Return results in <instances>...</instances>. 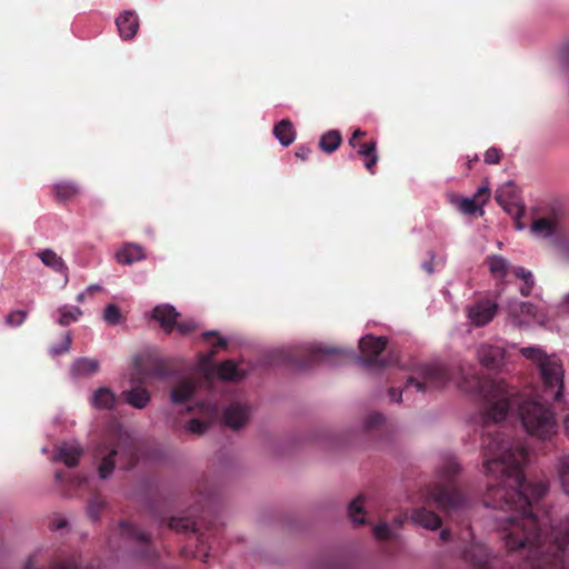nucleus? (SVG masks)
<instances>
[{"instance_id": "nucleus-1", "label": "nucleus", "mask_w": 569, "mask_h": 569, "mask_svg": "<svg viewBox=\"0 0 569 569\" xmlns=\"http://www.w3.org/2000/svg\"><path fill=\"white\" fill-rule=\"evenodd\" d=\"M408 372L403 388L391 387L388 390L389 400L393 403H401L403 396L410 399V390L415 388L418 393L427 395L445 388L451 380L449 368L438 361L418 362L409 361L396 365Z\"/></svg>"}, {"instance_id": "nucleus-2", "label": "nucleus", "mask_w": 569, "mask_h": 569, "mask_svg": "<svg viewBox=\"0 0 569 569\" xmlns=\"http://www.w3.org/2000/svg\"><path fill=\"white\" fill-rule=\"evenodd\" d=\"M460 472V465L453 456H446L439 466L435 480L425 490V498L438 509L452 515L469 506V498L455 481Z\"/></svg>"}, {"instance_id": "nucleus-3", "label": "nucleus", "mask_w": 569, "mask_h": 569, "mask_svg": "<svg viewBox=\"0 0 569 569\" xmlns=\"http://www.w3.org/2000/svg\"><path fill=\"white\" fill-rule=\"evenodd\" d=\"M387 348V339L385 337H373L366 335L359 340V349L361 356L358 357V363L367 369L378 368L385 369L402 361L398 356L390 353L388 357H380L381 352Z\"/></svg>"}, {"instance_id": "nucleus-4", "label": "nucleus", "mask_w": 569, "mask_h": 569, "mask_svg": "<svg viewBox=\"0 0 569 569\" xmlns=\"http://www.w3.org/2000/svg\"><path fill=\"white\" fill-rule=\"evenodd\" d=\"M563 212L560 208H551L550 211L535 218L530 226L531 234L547 241L551 247L560 248L563 244L562 226Z\"/></svg>"}, {"instance_id": "nucleus-5", "label": "nucleus", "mask_w": 569, "mask_h": 569, "mask_svg": "<svg viewBox=\"0 0 569 569\" xmlns=\"http://www.w3.org/2000/svg\"><path fill=\"white\" fill-rule=\"evenodd\" d=\"M499 302V296L496 293H490L483 297L482 299L468 306V319L476 327L486 326L497 315Z\"/></svg>"}, {"instance_id": "nucleus-6", "label": "nucleus", "mask_w": 569, "mask_h": 569, "mask_svg": "<svg viewBox=\"0 0 569 569\" xmlns=\"http://www.w3.org/2000/svg\"><path fill=\"white\" fill-rule=\"evenodd\" d=\"M509 319L517 327L528 326L530 322L545 325L543 316L538 313L537 307L530 302H522L516 298L506 303Z\"/></svg>"}, {"instance_id": "nucleus-7", "label": "nucleus", "mask_w": 569, "mask_h": 569, "mask_svg": "<svg viewBox=\"0 0 569 569\" xmlns=\"http://www.w3.org/2000/svg\"><path fill=\"white\" fill-rule=\"evenodd\" d=\"M123 532L139 543L140 549L137 557L149 563H154L158 555L154 547L150 542L149 536L140 528L123 523Z\"/></svg>"}, {"instance_id": "nucleus-8", "label": "nucleus", "mask_w": 569, "mask_h": 569, "mask_svg": "<svg viewBox=\"0 0 569 569\" xmlns=\"http://www.w3.org/2000/svg\"><path fill=\"white\" fill-rule=\"evenodd\" d=\"M463 558L475 569H495L496 566V559L490 557L488 548L478 542L465 550Z\"/></svg>"}, {"instance_id": "nucleus-9", "label": "nucleus", "mask_w": 569, "mask_h": 569, "mask_svg": "<svg viewBox=\"0 0 569 569\" xmlns=\"http://www.w3.org/2000/svg\"><path fill=\"white\" fill-rule=\"evenodd\" d=\"M506 350L500 345L482 343L477 350L480 363L490 370H497L503 365Z\"/></svg>"}, {"instance_id": "nucleus-10", "label": "nucleus", "mask_w": 569, "mask_h": 569, "mask_svg": "<svg viewBox=\"0 0 569 569\" xmlns=\"http://www.w3.org/2000/svg\"><path fill=\"white\" fill-rule=\"evenodd\" d=\"M179 312L168 303L156 306L151 312V319L156 321L166 333L172 332Z\"/></svg>"}, {"instance_id": "nucleus-11", "label": "nucleus", "mask_w": 569, "mask_h": 569, "mask_svg": "<svg viewBox=\"0 0 569 569\" xmlns=\"http://www.w3.org/2000/svg\"><path fill=\"white\" fill-rule=\"evenodd\" d=\"M250 413L251 410L247 405L233 402L226 408L223 412V420L230 428L239 429L247 423Z\"/></svg>"}, {"instance_id": "nucleus-12", "label": "nucleus", "mask_w": 569, "mask_h": 569, "mask_svg": "<svg viewBox=\"0 0 569 569\" xmlns=\"http://www.w3.org/2000/svg\"><path fill=\"white\" fill-rule=\"evenodd\" d=\"M36 256L41 262L51 269L53 272L59 273L64 279V284L69 281V268L64 260L52 249H43L36 252Z\"/></svg>"}, {"instance_id": "nucleus-13", "label": "nucleus", "mask_w": 569, "mask_h": 569, "mask_svg": "<svg viewBox=\"0 0 569 569\" xmlns=\"http://www.w3.org/2000/svg\"><path fill=\"white\" fill-rule=\"evenodd\" d=\"M116 24L122 40H131L139 29V19L134 11L126 10L116 19Z\"/></svg>"}, {"instance_id": "nucleus-14", "label": "nucleus", "mask_w": 569, "mask_h": 569, "mask_svg": "<svg viewBox=\"0 0 569 569\" xmlns=\"http://www.w3.org/2000/svg\"><path fill=\"white\" fill-rule=\"evenodd\" d=\"M197 392V383L190 377L181 378L171 389L170 400L180 405L189 401Z\"/></svg>"}, {"instance_id": "nucleus-15", "label": "nucleus", "mask_w": 569, "mask_h": 569, "mask_svg": "<svg viewBox=\"0 0 569 569\" xmlns=\"http://www.w3.org/2000/svg\"><path fill=\"white\" fill-rule=\"evenodd\" d=\"M82 452L79 443L63 442L57 448L53 459L62 461L69 468H73L78 465Z\"/></svg>"}, {"instance_id": "nucleus-16", "label": "nucleus", "mask_w": 569, "mask_h": 569, "mask_svg": "<svg viewBox=\"0 0 569 569\" xmlns=\"http://www.w3.org/2000/svg\"><path fill=\"white\" fill-rule=\"evenodd\" d=\"M410 518L415 525L428 530H437L441 526V518L426 507L415 508Z\"/></svg>"}, {"instance_id": "nucleus-17", "label": "nucleus", "mask_w": 569, "mask_h": 569, "mask_svg": "<svg viewBox=\"0 0 569 569\" xmlns=\"http://www.w3.org/2000/svg\"><path fill=\"white\" fill-rule=\"evenodd\" d=\"M450 203L459 209L463 214L472 216L478 213L479 216L483 214L482 204L486 200L477 201L473 197H461L458 194L449 196Z\"/></svg>"}, {"instance_id": "nucleus-18", "label": "nucleus", "mask_w": 569, "mask_h": 569, "mask_svg": "<svg viewBox=\"0 0 569 569\" xmlns=\"http://www.w3.org/2000/svg\"><path fill=\"white\" fill-rule=\"evenodd\" d=\"M91 492L87 502L88 518L93 521H100L106 510V498L100 490L90 488Z\"/></svg>"}, {"instance_id": "nucleus-19", "label": "nucleus", "mask_w": 569, "mask_h": 569, "mask_svg": "<svg viewBox=\"0 0 569 569\" xmlns=\"http://www.w3.org/2000/svg\"><path fill=\"white\" fill-rule=\"evenodd\" d=\"M113 432H114V426H113V422L111 421V419L109 418V441L111 440ZM119 437H120V443H118L116 447H111L109 445V462H108L109 473L113 469L112 458L114 456L119 455L122 450H126L127 447L130 450V455H133L132 448H131L133 441H132L130 435L127 431L119 430Z\"/></svg>"}, {"instance_id": "nucleus-20", "label": "nucleus", "mask_w": 569, "mask_h": 569, "mask_svg": "<svg viewBox=\"0 0 569 569\" xmlns=\"http://www.w3.org/2000/svg\"><path fill=\"white\" fill-rule=\"evenodd\" d=\"M121 397L126 403L139 410L144 409L151 400L150 392L141 387H133L126 390L121 393Z\"/></svg>"}, {"instance_id": "nucleus-21", "label": "nucleus", "mask_w": 569, "mask_h": 569, "mask_svg": "<svg viewBox=\"0 0 569 569\" xmlns=\"http://www.w3.org/2000/svg\"><path fill=\"white\" fill-rule=\"evenodd\" d=\"M99 361L90 358H79L73 361L70 372L73 378H88L98 372Z\"/></svg>"}, {"instance_id": "nucleus-22", "label": "nucleus", "mask_w": 569, "mask_h": 569, "mask_svg": "<svg viewBox=\"0 0 569 569\" xmlns=\"http://www.w3.org/2000/svg\"><path fill=\"white\" fill-rule=\"evenodd\" d=\"M217 375L221 380L237 382L246 377V371L233 360H226L217 366Z\"/></svg>"}, {"instance_id": "nucleus-23", "label": "nucleus", "mask_w": 569, "mask_h": 569, "mask_svg": "<svg viewBox=\"0 0 569 569\" xmlns=\"http://www.w3.org/2000/svg\"><path fill=\"white\" fill-rule=\"evenodd\" d=\"M273 136L283 147L290 146L296 140V130L292 122L282 119L273 127Z\"/></svg>"}, {"instance_id": "nucleus-24", "label": "nucleus", "mask_w": 569, "mask_h": 569, "mask_svg": "<svg viewBox=\"0 0 569 569\" xmlns=\"http://www.w3.org/2000/svg\"><path fill=\"white\" fill-rule=\"evenodd\" d=\"M116 259L119 263L131 264L144 259V251L138 244L127 243L116 252Z\"/></svg>"}, {"instance_id": "nucleus-25", "label": "nucleus", "mask_w": 569, "mask_h": 569, "mask_svg": "<svg viewBox=\"0 0 569 569\" xmlns=\"http://www.w3.org/2000/svg\"><path fill=\"white\" fill-rule=\"evenodd\" d=\"M342 142V136L339 130L331 129L326 131L319 139V148L325 153L335 152Z\"/></svg>"}, {"instance_id": "nucleus-26", "label": "nucleus", "mask_w": 569, "mask_h": 569, "mask_svg": "<svg viewBox=\"0 0 569 569\" xmlns=\"http://www.w3.org/2000/svg\"><path fill=\"white\" fill-rule=\"evenodd\" d=\"M80 189L74 182L61 181L53 186L54 198L59 202H66L73 199Z\"/></svg>"}, {"instance_id": "nucleus-27", "label": "nucleus", "mask_w": 569, "mask_h": 569, "mask_svg": "<svg viewBox=\"0 0 569 569\" xmlns=\"http://www.w3.org/2000/svg\"><path fill=\"white\" fill-rule=\"evenodd\" d=\"M303 352L310 358V362H317L320 361L322 357L341 352V350L333 347H322L319 343L310 342L303 346Z\"/></svg>"}, {"instance_id": "nucleus-28", "label": "nucleus", "mask_w": 569, "mask_h": 569, "mask_svg": "<svg viewBox=\"0 0 569 569\" xmlns=\"http://www.w3.org/2000/svg\"><path fill=\"white\" fill-rule=\"evenodd\" d=\"M489 271L496 278H503L510 272L509 262L501 256H491L486 260Z\"/></svg>"}, {"instance_id": "nucleus-29", "label": "nucleus", "mask_w": 569, "mask_h": 569, "mask_svg": "<svg viewBox=\"0 0 569 569\" xmlns=\"http://www.w3.org/2000/svg\"><path fill=\"white\" fill-rule=\"evenodd\" d=\"M511 272L516 278L522 280V284L520 287V292L523 297H528L531 295L535 287L533 274L530 270L525 269L523 267H513Z\"/></svg>"}, {"instance_id": "nucleus-30", "label": "nucleus", "mask_w": 569, "mask_h": 569, "mask_svg": "<svg viewBox=\"0 0 569 569\" xmlns=\"http://www.w3.org/2000/svg\"><path fill=\"white\" fill-rule=\"evenodd\" d=\"M168 526L177 532H198L197 522L191 517H172Z\"/></svg>"}, {"instance_id": "nucleus-31", "label": "nucleus", "mask_w": 569, "mask_h": 569, "mask_svg": "<svg viewBox=\"0 0 569 569\" xmlns=\"http://www.w3.org/2000/svg\"><path fill=\"white\" fill-rule=\"evenodd\" d=\"M23 569H82V568H80L79 565L77 563V561L73 559L67 560L63 562L53 563L49 568H43V567L40 568V567L36 566L34 558L29 557L28 560L24 562ZM83 569H99V568H93L90 566V567H86Z\"/></svg>"}, {"instance_id": "nucleus-32", "label": "nucleus", "mask_w": 569, "mask_h": 569, "mask_svg": "<svg viewBox=\"0 0 569 569\" xmlns=\"http://www.w3.org/2000/svg\"><path fill=\"white\" fill-rule=\"evenodd\" d=\"M363 507H365V499L362 496L357 497L355 500H352L349 503L348 513L353 523H356V525L365 523Z\"/></svg>"}, {"instance_id": "nucleus-33", "label": "nucleus", "mask_w": 569, "mask_h": 569, "mask_svg": "<svg viewBox=\"0 0 569 569\" xmlns=\"http://www.w3.org/2000/svg\"><path fill=\"white\" fill-rule=\"evenodd\" d=\"M386 422V417L380 412H370L368 413L363 421H362V428L365 431H375L379 430L383 427Z\"/></svg>"}, {"instance_id": "nucleus-34", "label": "nucleus", "mask_w": 569, "mask_h": 569, "mask_svg": "<svg viewBox=\"0 0 569 569\" xmlns=\"http://www.w3.org/2000/svg\"><path fill=\"white\" fill-rule=\"evenodd\" d=\"M429 259L421 263V268L429 274L433 273L436 268H443L446 263L445 254H436L433 251L428 252Z\"/></svg>"}, {"instance_id": "nucleus-35", "label": "nucleus", "mask_w": 569, "mask_h": 569, "mask_svg": "<svg viewBox=\"0 0 569 569\" xmlns=\"http://www.w3.org/2000/svg\"><path fill=\"white\" fill-rule=\"evenodd\" d=\"M60 318L58 320L59 325L68 326L71 322L78 320V318L82 315V311L78 307H72L68 309L67 307L59 309Z\"/></svg>"}, {"instance_id": "nucleus-36", "label": "nucleus", "mask_w": 569, "mask_h": 569, "mask_svg": "<svg viewBox=\"0 0 569 569\" xmlns=\"http://www.w3.org/2000/svg\"><path fill=\"white\" fill-rule=\"evenodd\" d=\"M213 336L217 337V341L211 346V350L209 351V355H208L209 358H213L214 355L220 349H224L228 346V343H229V338L222 337V336H218V332L214 331V330L204 331L202 333V337L204 339H208V338L213 337Z\"/></svg>"}, {"instance_id": "nucleus-37", "label": "nucleus", "mask_w": 569, "mask_h": 569, "mask_svg": "<svg viewBox=\"0 0 569 569\" xmlns=\"http://www.w3.org/2000/svg\"><path fill=\"white\" fill-rule=\"evenodd\" d=\"M200 412L206 416L209 420H213L217 418L219 412V407L216 400L212 398L208 399L204 402L199 403Z\"/></svg>"}, {"instance_id": "nucleus-38", "label": "nucleus", "mask_w": 569, "mask_h": 569, "mask_svg": "<svg viewBox=\"0 0 569 569\" xmlns=\"http://www.w3.org/2000/svg\"><path fill=\"white\" fill-rule=\"evenodd\" d=\"M559 478L566 495L569 496V456L563 457L560 462Z\"/></svg>"}, {"instance_id": "nucleus-39", "label": "nucleus", "mask_w": 569, "mask_h": 569, "mask_svg": "<svg viewBox=\"0 0 569 569\" xmlns=\"http://www.w3.org/2000/svg\"><path fill=\"white\" fill-rule=\"evenodd\" d=\"M553 57L562 64H569V39L560 42L553 50Z\"/></svg>"}, {"instance_id": "nucleus-40", "label": "nucleus", "mask_w": 569, "mask_h": 569, "mask_svg": "<svg viewBox=\"0 0 569 569\" xmlns=\"http://www.w3.org/2000/svg\"><path fill=\"white\" fill-rule=\"evenodd\" d=\"M358 154L363 159L369 158L371 156L377 154V143L375 140H370L368 142H361L356 148Z\"/></svg>"}, {"instance_id": "nucleus-41", "label": "nucleus", "mask_w": 569, "mask_h": 569, "mask_svg": "<svg viewBox=\"0 0 569 569\" xmlns=\"http://www.w3.org/2000/svg\"><path fill=\"white\" fill-rule=\"evenodd\" d=\"M71 341L72 340H71L70 333L69 332L66 333L63 336L62 341L59 345L52 346L50 348V355H52V356H60L62 353L69 352L70 346H71Z\"/></svg>"}, {"instance_id": "nucleus-42", "label": "nucleus", "mask_w": 569, "mask_h": 569, "mask_svg": "<svg viewBox=\"0 0 569 569\" xmlns=\"http://www.w3.org/2000/svg\"><path fill=\"white\" fill-rule=\"evenodd\" d=\"M27 316L24 310H14L6 317V323L10 327H18L24 322Z\"/></svg>"}, {"instance_id": "nucleus-43", "label": "nucleus", "mask_w": 569, "mask_h": 569, "mask_svg": "<svg viewBox=\"0 0 569 569\" xmlns=\"http://www.w3.org/2000/svg\"><path fill=\"white\" fill-rule=\"evenodd\" d=\"M207 428L208 423L197 418L191 419L186 426L187 431L194 435H202Z\"/></svg>"}, {"instance_id": "nucleus-44", "label": "nucleus", "mask_w": 569, "mask_h": 569, "mask_svg": "<svg viewBox=\"0 0 569 569\" xmlns=\"http://www.w3.org/2000/svg\"><path fill=\"white\" fill-rule=\"evenodd\" d=\"M198 327V323L192 320V319H188V320H183V321H180V322H177L176 321V326L174 328H177L178 332L181 335V336H187L189 335L190 332H192L196 328Z\"/></svg>"}, {"instance_id": "nucleus-45", "label": "nucleus", "mask_w": 569, "mask_h": 569, "mask_svg": "<svg viewBox=\"0 0 569 569\" xmlns=\"http://www.w3.org/2000/svg\"><path fill=\"white\" fill-rule=\"evenodd\" d=\"M373 536L376 539H389L392 537V530L386 522H381L373 528Z\"/></svg>"}, {"instance_id": "nucleus-46", "label": "nucleus", "mask_w": 569, "mask_h": 569, "mask_svg": "<svg viewBox=\"0 0 569 569\" xmlns=\"http://www.w3.org/2000/svg\"><path fill=\"white\" fill-rule=\"evenodd\" d=\"M92 405L96 408L107 407V387H100L92 397Z\"/></svg>"}, {"instance_id": "nucleus-47", "label": "nucleus", "mask_w": 569, "mask_h": 569, "mask_svg": "<svg viewBox=\"0 0 569 569\" xmlns=\"http://www.w3.org/2000/svg\"><path fill=\"white\" fill-rule=\"evenodd\" d=\"M501 151L495 147L489 148L485 153V162L488 164H496L500 161Z\"/></svg>"}, {"instance_id": "nucleus-48", "label": "nucleus", "mask_w": 569, "mask_h": 569, "mask_svg": "<svg viewBox=\"0 0 569 569\" xmlns=\"http://www.w3.org/2000/svg\"><path fill=\"white\" fill-rule=\"evenodd\" d=\"M97 292H99V293L103 292V288L98 284H91L87 288V290L84 292H81L77 296V301L83 302L87 297L93 296Z\"/></svg>"}, {"instance_id": "nucleus-49", "label": "nucleus", "mask_w": 569, "mask_h": 569, "mask_svg": "<svg viewBox=\"0 0 569 569\" xmlns=\"http://www.w3.org/2000/svg\"><path fill=\"white\" fill-rule=\"evenodd\" d=\"M121 319L120 310L114 305L109 303V325H117Z\"/></svg>"}, {"instance_id": "nucleus-50", "label": "nucleus", "mask_w": 569, "mask_h": 569, "mask_svg": "<svg viewBox=\"0 0 569 569\" xmlns=\"http://www.w3.org/2000/svg\"><path fill=\"white\" fill-rule=\"evenodd\" d=\"M99 456H100V463L98 467V473H99V478L101 480H104V479H107V455L101 451L99 453Z\"/></svg>"}, {"instance_id": "nucleus-51", "label": "nucleus", "mask_w": 569, "mask_h": 569, "mask_svg": "<svg viewBox=\"0 0 569 569\" xmlns=\"http://www.w3.org/2000/svg\"><path fill=\"white\" fill-rule=\"evenodd\" d=\"M558 311L562 315L569 316V291L559 301Z\"/></svg>"}, {"instance_id": "nucleus-52", "label": "nucleus", "mask_w": 569, "mask_h": 569, "mask_svg": "<svg viewBox=\"0 0 569 569\" xmlns=\"http://www.w3.org/2000/svg\"><path fill=\"white\" fill-rule=\"evenodd\" d=\"M310 153V148L303 144L298 146L295 151V156L301 160H307Z\"/></svg>"}, {"instance_id": "nucleus-53", "label": "nucleus", "mask_w": 569, "mask_h": 569, "mask_svg": "<svg viewBox=\"0 0 569 569\" xmlns=\"http://www.w3.org/2000/svg\"><path fill=\"white\" fill-rule=\"evenodd\" d=\"M366 136V132L362 131L361 129H356L353 132H352V136L350 137L349 139V144L350 147H352L353 149H356L358 147V144L360 142H358L359 138H362Z\"/></svg>"}, {"instance_id": "nucleus-54", "label": "nucleus", "mask_w": 569, "mask_h": 569, "mask_svg": "<svg viewBox=\"0 0 569 569\" xmlns=\"http://www.w3.org/2000/svg\"><path fill=\"white\" fill-rule=\"evenodd\" d=\"M363 160H365V168L369 172L373 173V167L376 166V163L378 161V154L371 156V157L366 158Z\"/></svg>"}, {"instance_id": "nucleus-55", "label": "nucleus", "mask_w": 569, "mask_h": 569, "mask_svg": "<svg viewBox=\"0 0 569 569\" xmlns=\"http://www.w3.org/2000/svg\"><path fill=\"white\" fill-rule=\"evenodd\" d=\"M151 375L159 379H166L169 377V371L162 367H159V368H156Z\"/></svg>"}, {"instance_id": "nucleus-56", "label": "nucleus", "mask_w": 569, "mask_h": 569, "mask_svg": "<svg viewBox=\"0 0 569 569\" xmlns=\"http://www.w3.org/2000/svg\"><path fill=\"white\" fill-rule=\"evenodd\" d=\"M489 194V189L487 187H480L477 192L473 194V198L478 201L482 196L486 198L483 200H487Z\"/></svg>"}, {"instance_id": "nucleus-57", "label": "nucleus", "mask_w": 569, "mask_h": 569, "mask_svg": "<svg viewBox=\"0 0 569 569\" xmlns=\"http://www.w3.org/2000/svg\"><path fill=\"white\" fill-rule=\"evenodd\" d=\"M450 537H451V532L447 529L441 530L440 536H439L440 540L443 542L449 541Z\"/></svg>"}, {"instance_id": "nucleus-58", "label": "nucleus", "mask_w": 569, "mask_h": 569, "mask_svg": "<svg viewBox=\"0 0 569 569\" xmlns=\"http://www.w3.org/2000/svg\"><path fill=\"white\" fill-rule=\"evenodd\" d=\"M479 157L478 154H473L472 157H467V166H468V169L471 168V163L475 162V161H478Z\"/></svg>"}, {"instance_id": "nucleus-59", "label": "nucleus", "mask_w": 569, "mask_h": 569, "mask_svg": "<svg viewBox=\"0 0 569 569\" xmlns=\"http://www.w3.org/2000/svg\"><path fill=\"white\" fill-rule=\"evenodd\" d=\"M563 426H565V432H566L567 437L569 438V415L565 418Z\"/></svg>"}, {"instance_id": "nucleus-60", "label": "nucleus", "mask_w": 569, "mask_h": 569, "mask_svg": "<svg viewBox=\"0 0 569 569\" xmlns=\"http://www.w3.org/2000/svg\"><path fill=\"white\" fill-rule=\"evenodd\" d=\"M54 478H56V481L61 482L63 480V478H64V472L63 471H57L54 473Z\"/></svg>"}, {"instance_id": "nucleus-61", "label": "nucleus", "mask_w": 569, "mask_h": 569, "mask_svg": "<svg viewBox=\"0 0 569 569\" xmlns=\"http://www.w3.org/2000/svg\"><path fill=\"white\" fill-rule=\"evenodd\" d=\"M441 293L443 295L445 299H446L448 302H450V301H451V293L449 292V290H448V289H446V288H445V289H442V290H441Z\"/></svg>"}, {"instance_id": "nucleus-62", "label": "nucleus", "mask_w": 569, "mask_h": 569, "mask_svg": "<svg viewBox=\"0 0 569 569\" xmlns=\"http://www.w3.org/2000/svg\"><path fill=\"white\" fill-rule=\"evenodd\" d=\"M108 397H109V409L111 408L112 403L114 402L116 400V396L114 393H112L110 390H109V393H108Z\"/></svg>"}, {"instance_id": "nucleus-63", "label": "nucleus", "mask_w": 569, "mask_h": 569, "mask_svg": "<svg viewBox=\"0 0 569 569\" xmlns=\"http://www.w3.org/2000/svg\"><path fill=\"white\" fill-rule=\"evenodd\" d=\"M72 481H73L74 486H81V485H82V482H84V481H87V480H86V479H82V478H78V477H77V478H74Z\"/></svg>"}, {"instance_id": "nucleus-64", "label": "nucleus", "mask_w": 569, "mask_h": 569, "mask_svg": "<svg viewBox=\"0 0 569 569\" xmlns=\"http://www.w3.org/2000/svg\"><path fill=\"white\" fill-rule=\"evenodd\" d=\"M102 319L107 321V307H104L101 311Z\"/></svg>"}]
</instances>
